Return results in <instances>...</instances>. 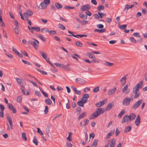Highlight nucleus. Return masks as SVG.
I'll use <instances>...</instances> for the list:
<instances>
[{"label":"nucleus","instance_id":"obj_1","mask_svg":"<svg viewBox=\"0 0 147 147\" xmlns=\"http://www.w3.org/2000/svg\"><path fill=\"white\" fill-rule=\"evenodd\" d=\"M105 112L104 109H102L100 108H97L95 111L89 117V119H94L99 116L100 114H102Z\"/></svg>","mask_w":147,"mask_h":147},{"label":"nucleus","instance_id":"obj_2","mask_svg":"<svg viewBox=\"0 0 147 147\" xmlns=\"http://www.w3.org/2000/svg\"><path fill=\"white\" fill-rule=\"evenodd\" d=\"M143 86V82L142 81H141L138 83L133 88V92H138L139 91V88H142Z\"/></svg>","mask_w":147,"mask_h":147},{"label":"nucleus","instance_id":"obj_3","mask_svg":"<svg viewBox=\"0 0 147 147\" xmlns=\"http://www.w3.org/2000/svg\"><path fill=\"white\" fill-rule=\"evenodd\" d=\"M45 30V32H49V34L50 35H55L57 34V32L55 30H49L47 28H42L41 30V31L42 32H43L44 30Z\"/></svg>","mask_w":147,"mask_h":147},{"label":"nucleus","instance_id":"obj_4","mask_svg":"<svg viewBox=\"0 0 147 147\" xmlns=\"http://www.w3.org/2000/svg\"><path fill=\"white\" fill-rule=\"evenodd\" d=\"M131 100H133L132 98H129L127 97L125 98L123 102V105L125 106H128Z\"/></svg>","mask_w":147,"mask_h":147},{"label":"nucleus","instance_id":"obj_5","mask_svg":"<svg viewBox=\"0 0 147 147\" xmlns=\"http://www.w3.org/2000/svg\"><path fill=\"white\" fill-rule=\"evenodd\" d=\"M142 100H140L137 101L133 105L132 108L135 109L138 108L139 106L142 103Z\"/></svg>","mask_w":147,"mask_h":147},{"label":"nucleus","instance_id":"obj_6","mask_svg":"<svg viewBox=\"0 0 147 147\" xmlns=\"http://www.w3.org/2000/svg\"><path fill=\"white\" fill-rule=\"evenodd\" d=\"M32 39L35 41H32V45L36 49H38V44H39V42L36 39L33 38Z\"/></svg>","mask_w":147,"mask_h":147},{"label":"nucleus","instance_id":"obj_7","mask_svg":"<svg viewBox=\"0 0 147 147\" xmlns=\"http://www.w3.org/2000/svg\"><path fill=\"white\" fill-rule=\"evenodd\" d=\"M130 121L129 116L127 115H126L123 117L122 121V123H128Z\"/></svg>","mask_w":147,"mask_h":147},{"label":"nucleus","instance_id":"obj_8","mask_svg":"<svg viewBox=\"0 0 147 147\" xmlns=\"http://www.w3.org/2000/svg\"><path fill=\"white\" fill-rule=\"evenodd\" d=\"M89 97V95L87 94H84L81 99V100L85 103L88 102V98Z\"/></svg>","mask_w":147,"mask_h":147},{"label":"nucleus","instance_id":"obj_9","mask_svg":"<svg viewBox=\"0 0 147 147\" xmlns=\"http://www.w3.org/2000/svg\"><path fill=\"white\" fill-rule=\"evenodd\" d=\"M90 6L89 5L86 4L82 6L80 8L81 11H85L90 8Z\"/></svg>","mask_w":147,"mask_h":147},{"label":"nucleus","instance_id":"obj_10","mask_svg":"<svg viewBox=\"0 0 147 147\" xmlns=\"http://www.w3.org/2000/svg\"><path fill=\"white\" fill-rule=\"evenodd\" d=\"M76 82L80 84H84L85 83L86 81L80 78H77L76 79Z\"/></svg>","mask_w":147,"mask_h":147},{"label":"nucleus","instance_id":"obj_11","mask_svg":"<svg viewBox=\"0 0 147 147\" xmlns=\"http://www.w3.org/2000/svg\"><path fill=\"white\" fill-rule=\"evenodd\" d=\"M16 80L17 83L20 85L25 84V82L23 79L16 78Z\"/></svg>","mask_w":147,"mask_h":147},{"label":"nucleus","instance_id":"obj_12","mask_svg":"<svg viewBox=\"0 0 147 147\" xmlns=\"http://www.w3.org/2000/svg\"><path fill=\"white\" fill-rule=\"evenodd\" d=\"M7 105L9 108L10 110L12 111L13 113H16L17 111L15 108H14L13 106L11 104L9 103Z\"/></svg>","mask_w":147,"mask_h":147},{"label":"nucleus","instance_id":"obj_13","mask_svg":"<svg viewBox=\"0 0 147 147\" xmlns=\"http://www.w3.org/2000/svg\"><path fill=\"white\" fill-rule=\"evenodd\" d=\"M140 122V117L139 115L137 116L135 121V124L137 126H139Z\"/></svg>","mask_w":147,"mask_h":147},{"label":"nucleus","instance_id":"obj_14","mask_svg":"<svg viewBox=\"0 0 147 147\" xmlns=\"http://www.w3.org/2000/svg\"><path fill=\"white\" fill-rule=\"evenodd\" d=\"M105 101H106V100H105ZM105 100H103L101 101L97 102L96 104V105L98 107H101L104 105L105 103Z\"/></svg>","mask_w":147,"mask_h":147},{"label":"nucleus","instance_id":"obj_15","mask_svg":"<svg viewBox=\"0 0 147 147\" xmlns=\"http://www.w3.org/2000/svg\"><path fill=\"white\" fill-rule=\"evenodd\" d=\"M110 142V147H114L116 145V142L115 139H111L109 140Z\"/></svg>","mask_w":147,"mask_h":147},{"label":"nucleus","instance_id":"obj_16","mask_svg":"<svg viewBox=\"0 0 147 147\" xmlns=\"http://www.w3.org/2000/svg\"><path fill=\"white\" fill-rule=\"evenodd\" d=\"M69 65H70L69 64H68L66 65L62 64L61 68H62L68 71H69L71 70L70 68L68 67V66Z\"/></svg>","mask_w":147,"mask_h":147},{"label":"nucleus","instance_id":"obj_17","mask_svg":"<svg viewBox=\"0 0 147 147\" xmlns=\"http://www.w3.org/2000/svg\"><path fill=\"white\" fill-rule=\"evenodd\" d=\"M7 119L9 122L11 129H13V125L11 118L9 116H8L7 117Z\"/></svg>","mask_w":147,"mask_h":147},{"label":"nucleus","instance_id":"obj_18","mask_svg":"<svg viewBox=\"0 0 147 147\" xmlns=\"http://www.w3.org/2000/svg\"><path fill=\"white\" fill-rule=\"evenodd\" d=\"M115 130L114 129L111 130L109 133L108 134L106 137L107 139L109 138L111 136L113 135L114 134Z\"/></svg>","mask_w":147,"mask_h":147},{"label":"nucleus","instance_id":"obj_19","mask_svg":"<svg viewBox=\"0 0 147 147\" xmlns=\"http://www.w3.org/2000/svg\"><path fill=\"white\" fill-rule=\"evenodd\" d=\"M20 15L21 18L22 20H28V17L24 13L23 14V15H22L21 13L20 12Z\"/></svg>","mask_w":147,"mask_h":147},{"label":"nucleus","instance_id":"obj_20","mask_svg":"<svg viewBox=\"0 0 147 147\" xmlns=\"http://www.w3.org/2000/svg\"><path fill=\"white\" fill-rule=\"evenodd\" d=\"M28 16H30L33 14V12L30 10H28L26 11V13H24Z\"/></svg>","mask_w":147,"mask_h":147},{"label":"nucleus","instance_id":"obj_21","mask_svg":"<svg viewBox=\"0 0 147 147\" xmlns=\"http://www.w3.org/2000/svg\"><path fill=\"white\" fill-rule=\"evenodd\" d=\"M128 116L130 119V121H131L134 120L136 117V115L134 113L131 114Z\"/></svg>","mask_w":147,"mask_h":147},{"label":"nucleus","instance_id":"obj_22","mask_svg":"<svg viewBox=\"0 0 147 147\" xmlns=\"http://www.w3.org/2000/svg\"><path fill=\"white\" fill-rule=\"evenodd\" d=\"M126 77L125 76H124L120 80V82H121V84L124 85L126 82Z\"/></svg>","mask_w":147,"mask_h":147},{"label":"nucleus","instance_id":"obj_23","mask_svg":"<svg viewBox=\"0 0 147 147\" xmlns=\"http://www.w3.org/2000/svg\"><path fill=\"white\" fill-rule=\"evenodd\" d=\"M113 104L112 103L109 104L106 107V110L107 111L109 110L113 107Z\"/></svg>","mask_w":147,"mask_h":147},{"label":"nucleus","instance_id":"obj_24","mask_svg":"<svg viewBox=\"0 0 147 147\" xmlns=\"http://www.w3.org/2000/svg\"><path fill=\"white\" fill-rule=\"evenodd\" d=\"M40 6L41 9H44L47 8V5L44 2H42L40 4Z\"/></svg>","mask_w":147,"mask_h":147},{"label":"nucleus","instance_id":"obj_25","mask_svg":"<svg viewBox=\"0 0 147 147\" xmlns=\"http://www.w3.org/2000/svg\"><path fill=\"white\" fill-rule=\"evenodd\" d=\"M131 126H126L124 130L125 133H127L129 132L131 129Z\"/></svg>","mask_w":147,"mask_h":147},{"label":"nucleus","instance_id":"obj_26","mask_svg":"<svg viewBox=\"0 0 147 147\" xmlns=\"http://www.w3.org/2000/svg\"><path fill=\"white\" fill-rule=\"evenodd\" d=\"M39 53L43 58L45 59H46L47 58V55L46 54L42 51H39Z\"/></svg>","mask_w":147,"mask_h":147},{"label":"nucleus","instance_id":"obj_27","mask_svg":"<svg viewBox=\"0 0 147 147\" xmlns=\"http://www.w3.org/2000/svg\"><path fill=\"white\" fill-rule=\"evenodd\" d=\"M86 112H83L79 116L78 120H80V119L83 118L86 115Z\"/></svg>","mask_w":147,"mask_h":147},{"label":"nucleus","instance_id":"obj_28","mask_svg":"<svg viewBox=\"0 0 147 147\" xmlns=\"http://www.w3.org/2000/svg\"><path fill=\"white\" fill-rule=\"evenodd\" d=\"M56 7L58 9H60L62 8L63 6L58 3H55V4Z\"/></svg>","mask_w":147,"mask_h":147},{"label":"nucleus","instance_id":"obj_29","mask_svg":"<svg viewBox=\"0 0 147 147\" xmlns=\"http://www.w3.org/2000/svg\"><path fill=\"white\" fill-rule=\"evenodd\" d=\"M98 140H94L93 142L92 145V147H96L98 145L97 142Z\"/></svg>","mask_w":147,"mask_h":147},{"label":"nucleus","instance_id":"obj_30","mask_svg":"<svg viewBox=\"0 0 147 147\" xmlns=\"http://www.w3.org/2000/svg\"><path fill=\"white\" fill-rule=\"evenodd\" d=\"M33 142L37 146L38 144V141L35 136L34 137V139L33 140Z\"/></svg>","mask_w":147,"mask_h":147},{"label":"nucleus","instance_id":"obj_31","mask_svg":"<svg viewBox=\"0 0 147 147\" xmlns=\"http://www.w3.org/2000/svg\"><path fill=\"white\" fill-rule=\"evenodd\" d=\"M125 112V111L124 110H122L118 115V117L119 118H121L123 115L124 114Z\"/></svg>","mask_w":147,"mask_h":147},{"label":"nucleus","instance_id":"obj_32","mask_svg":"<svg viewBox=\"0 0 147 147\" xmlns=\"http://www.w3.org/2000/svg\"><path fill=\"white\" fill-rule=\"evenodd\" d=\"M88 55L89 58H92L93 59H95L96 57L94 55L90 53H87Z\"/></svg>","mask_w":147,"mask_h":147},{"label":"nucleus","instance_id":"obj_33","mask_svg":"<svg viewBox=\"0 0 147 147\" xmlns=\"http://www.w3.org/2000/svg\"><path fill=\"white\" fill-rule=\"evenodd\" d=\"M106 29L105 28H104L101 30H99V29H95L94 30L95 32H98L100 33H103L105 32L106 31Z\"/></svg>","mask_w":147,"mask_h":147},{"label":"nucleus","instance_id":"obj_34","mask_svg":"<svg viewBox=\"0 0 147 147\" xmlns=\"http://www.w3.org/2000/svg\"><path fill=\"white\" fill-rule=\"evenodd\" d=\"M45 102L47 104L49 105H51L52 102L51 100L49 98L46 99Z\"/></svg>","mask_w":147,"mask_h":147},{"label":"nucleus","instance_id":"obj_35","mask_svg":"<svg viewBox=\"0 0 147 147\" xmlns=\"http://www.w3.org/2000/svg\"><path fill=\"white\" fill-rule=\"evenodd\" d=\"M37 36L40 39H41L43 42H46V38L43 37L42 36L40 35L39 34H37Z\"/></svg>","mask_w":147,"mask_h":147},{"label":"nucleus","instance_id":"obj_36","mask_svg":"<svg viewBox=\"0 0 147 147\" xmlns=\"http://www.w3.org/2000/svg\"><path fill=\"white\" fill-rule=\"evenodd\" d=\"M105 64L106 66L111 67L113 65V63H110L108 61H105Z\"/></svg>","mask_w":147,"mask_h":147},{"label":"nucleus","instance_id":"obj_37","mask_svg":"<svg viewBox=\"0 0 147 147\" xmlns=\"http://www.w3.org/2000/svg\"><path fill=\"white\" fill-rule=\"evenodd\" d=\"M22 138L24 140L26 141L27 140V138L26 137V134L24 132H22Z\"/></svg>","mask_w":147,"mask_h":147},{"label":"nucleus","instance_id":"obj_38","mask_svg":"<svg viewBox=\"0 0 147 147\" xmlns=\"http://www.w3.org/2000/svg\"><path fill=\"white\" fill-rule=\"evenodd\" d=\"M31 28L32 29L34 30L37 32H39L40 30V28L36 26L31 27Z\"/></svg>","mask_w":147,"mask_h":147},{"label":"nucleus","instance_id":"obj_39","mask_svg":"<svg viewBox=\"0 0 147 147\" xmlns=\"http://www.w3.org/2000/svg\"><path fill=\"white\" fill-rule=\"evenodd\" d=\"M76 45L78 47H82L83 46V44L80 41H77L76 42Z\"/></svg>","mask_w":147,"mask_h":147},{"label":"nucleus","instance_id":"obj_40","mask_svg":"<svg viewBox=\"0 0 147 147\" xmlns=\"http://www.w3.org/2000/svg\"><path fill=\"white\" fill-rule=\"evenodd\" d=\"M85 103L84 102L81 100L80 101L78 102V105L80 106L83 107L84 106V104Z\"/></svg>","mask_w":147,"mask_h":147},{"label":"nucleus","instance_id":"obj_41","mask_svg":"<svg viewBox=\"0 0 147 147\" xmlns=\"http://www.w3.org/2000/svg\"><path fill=\"white\" fill-rule=\"evenodd\" d=\"M72 134L71 132H70L69 133V135L68 137L67 138V140L71 142V141L72 140L71 138V135H72Z\"/></svg>","mask_w":147,"mask_h":147},{"label":"nucleus","instance_id":"obj_42","mask_svg":"<svg viewBox=\"0 0 147 147\" xmlns=\"http://www.w3.org/2000/svg\"><path fill=\"white\" fill-rule=\"evenodd\" d=\"M58 27L60 29L64 30L65 29V27L62 24L59 23L58 24Z\"/></svg>","mask_w":147,"mask_h":147},{"label":"nucleus","instance_id":"obj_43","mask_svg":"<svg viewBox=\"0 0 147 147\" xmlns=\"http://www.w3.org/2000/svg\"><path fill=\"white\" fill-rule=\"evenodd\" d=\"M71 88L75 92H81V90H77L76 88L74 86H72L71 87Z\"/></svg>","mask_w":147,"mask_h":147},{"label":"nucleus","instance_id":"obj_44","mask_svg":"<svg viewBox=\"0 0 147 147\" xmlns=\"http://www.w3.org/2000/svg\"><path fill=\"white\" fill-rule=\"evenodd\" d=\"M86 17L85 18V19L86 20L87 19V15L88 16H90L92 15L90 11H86Z\"/></svg>","mask_w":147,"mask_h":147},{"label":"nucleus","instance_id":"obj_45","mask_svg":"<svg viewBox=\"0 0 147 147\" xmlns=\"http://www.w3.org/2000/svg\"><path fill=\"white\" fill-rule=\"evenodd\" d=\"M104 8V7L103 5H101L98 6L97 8V9L98 11H100L102 10H103Z\"/></svg>","mask_w":147,"mask_h":147},{"label":"nucleus","instance_id":"obj_46","mask_svg":"<svg viewBox=\"0 0 147 147\" xmlns=\"http://www.w3.org/2000/svg\"><path fill=\"white\" fill-rule=\"evenodd\" d=\"M98 14L99 15V17L100 18H102L105 15V13L99 12L98 13Z\"/></svg>","mask_w":147,"mask_h":147},{"label":"nucleus","instance_id":"obj_47","mask_svg":"<svg viewBox=\"0 0 147 147\" xmlns=\"http://www.w3.org/2000/svg\"><path fill=\"white\" fill-rule=\"evenodd\" d=\"M48 110L49 109L48 106H45V110L44 111L45 114L46 115L48 113Z\"/></svg>","mask_w":147,"mask_h":147},{"label":"nucleus","instance_id":"obj_48","mask_svg":"<svg viewBox=\"0 0 147 147\" xmlns=\"http://www.w3.org/2000/svg\"><path fill=\"white\" fill-rule=\"evenodd\" d=\"M5 109V108L4 106L3 105L0 104V111H4V109Z\"/></svg>","mask_w":147,"mask_h":147},{"label":"nucleus","instance_id":"obj_49","mask_svg":"<svg viewBox=\"0 0 147 147\" xmlns=\"http://www.w3.org/2000/svg\"><path fill=\"white\" fill-rule=\"evenodd\" d=\"M133 35L135 37H136L139 38L140 37V36L139 33H134L133 34Z\"/></svg>","mask_w":147,"mask_h":147},{"label":"nucleus","instance_id":"obj_50","mask_svg":"<svg viewBox=\"0 0 147 147\" xmlns=\"http://www.w3.org/2000/svg\"><path fill=\"white\" fill-rule=\"evenodd\" d=\"M22 97L21 96H19L18 97L17 99V101L18 102H20L22 101Z\"/></svg>","mask_w":147,"mask_h":147},{"label":"nucleus","instance_id":"obj_51","mask_svg":"<svg viewBox=\"0 0 147 147\" xmlns=\"http://www.w3.org/2000/svg\"><path fill=\"white\" fill-rule=\"evenodd\" d=\"M36 69L43 74H44V75H47V73L44 71H41L40 70L37 69Z\"/></svg>","mask_w":147,"mask_h":147},{"label":"nucleus","instance_id":"obj_52","mask_svg":"<svg viewBox=\"0 0 147 147\" xmlns=\"http://www.w3.org/2000/svg\"><path fill=\"white\" fill-rule=\"evenodd\" d=\"M12 51H13V52H14V53L16 55L17 53H18V52L17 50L15 48V47H12Z\"/></svg>","mask_w":147,"mask_h":147},{"label":"nucleus","instance_id":"obj_53","mask_svg":"<svg viewBox=\"0 0 147 147\" xmlns=\"http://www.w3.org/2000/svg\"><path fill=\"white\" fill-rule=\"evenodd\" d=\"M22 61L25 64H27L28 65H31V63L28 61L24 60H22Z\"/></svg>","mask_w":147,"mask_h":147},{"label":"nucleus","instance_id":"obj_54","mask_svg":"<svg viewBox=\"0 0 147 147\" xmlns=\"http://www.w3.org/2000/svg\"><path fill=\"white\" fill-rule=\"evenodd\" d=\"M99 91H100V90H99V87L98 86H97L94 88L93 90V92H97Z\"/></svg>","mask_w":147,"mask_h":147},{"label":"nucleus","instance_id":"obj_55","mask_svg":"<svg viewBox=\"0 0 147 147\" xmlns=\"http://www.w3.org/2000/svg\"><path fill=\"white\" fill-rule=\"evenodd\" d=\"M65 8L67 9H73L75 8V7H70L69 6H66L65 7Z\"/></svg>","mask_w":147,"mask_h":147},{"label":"nucleus","instance_id":"obj_56","mask_svg":"<svg viewBox=\"0 0 147 147\" xmlns=\"http://www.w3.org/2000/svg\"><path fill=\"white\" fill-rule=\"evenodd\" d=\"M127 26L126 25H123L121 26H120L119 28L121 29H123L124 30V29H125L126 28Z\"/></svg>","mask_w":147,"mask_h":147},{"label":"nucleus","instance_id":"obj_57","mask_svg":"<svg viewBox=\"0 0 147 147\" xmlns=\"http://www.w3.org/2000/svg\"><path fill=\"white\" fill-rule=\"evenodd\" d=\"M128 86L127 84L122 89V91L123 92H125L127 89Z\"/></svg>","mask_w":147,"mask_h":147},{"label":"nucleus","instance_id":"obj_58","mask_svg":"<svg viewBox=\"0 0 147 147\" xmlns=\"http://www.w3.org/2000/svg\"><path fill=\"white\" fill-rule=\"evenodd\" d=\"M37 129H38V131H37L38 132L39 134H40L41 135H43V133L42 132V131L40 130V128H37Z\"/></svg>","mask_w":147,"mask_h":147},{"label":"nucleus","instance_id":"obj_59","mask_svg":"<svg viewBox=\"0 0 147 147\" xmlns=\"http://www.w3.org/2000/svg\"><path fill=\"white\" fill-rule=\"evenodd\" d=\"M18 28H14V30L15 32L18 35L19 33V31L18 30Z\"/></svg>","mask_w":147,"mask_h":147},{"label":"nucleus","instance_id":"obj_60","mask_svg":"<svg viewBox=\"0 0 147 147\" xmlns=\"http://www.w3.org/2000/svg\"><path fill=\"white\" fill-rule=\"evenodd\" d=\"M130 40L131 42L134 43H135L136 42V40L134 39L133 37H131L130 38Z\"/></svg>","mask_w":147,"mask_h":147},{"label":"nucleus","instance_id":"obj_61","mask_svg":"<svg viewBox=\"0 0 147 147\" xmlns=\"http://www.w3.org/2000/svg\"><path fill=\"white\" fill-rule=\"evenodd\" d=\"M90 88L89 87H86L84 88L83 91L84 92H87V91H90Z\"/></svg>","mask_w":147,"mask_h":147},{"label":"nucleus","instance_id":"obj_62","mask_svg":"<svg viewBox=\"0 0 147 147\" xmlns=\"http://www.w3.org/2000/svg\"><path fill=\"white\" fill-rule=\"evenodd\" d=\"M112 21V19L110 18H106V21L108 23H110Z\"/></svg>","mask_w":147,"mask_h":147},{"label":"nucleus","instance_id":"obj_63","mask_svg":"<svg viewBox=\"0 0 147 147\" xmlns=\"http://www.w3.org/2000/svg\"><path fill=\"white\" fill-rule=\"evenodd\" d=\"M44 2L47 5L50 4V0H44Z\"/></svg>","mask_w":147,"mask_h":147},{"label":"nucleus","instance_id":"obj_64","mask_svg":"<svg viewBox=\"0 0 147 147\" xmlns=\"http://www.w3.org/2000/svg\"><path fill=\"white\" fill-rule=\"evenodd\" d=\"M135 95L134 96V98H138L140 95V93L139 92H135Z\"/></svg>","mask_w":147,"mask_h":147}]
</instances>
